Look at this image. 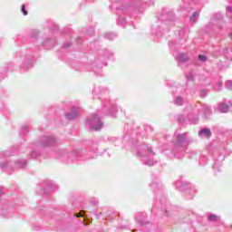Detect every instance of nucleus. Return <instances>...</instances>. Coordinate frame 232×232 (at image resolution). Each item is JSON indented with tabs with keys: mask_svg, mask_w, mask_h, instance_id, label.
Here are the masks:
<instances>
[{
	"mask_svg": "<svg viewBox=\"0 0 232 232\" xmlns=\"http://www.w3.org/2000/svg\"><path fill=\"white\" fill-rule=\"evenodd\" d=\"M92 95L94 99H102V111H97L95 113L92 114L87 118L86 126L92 130L93 131H99L104 128V122L101 121L102 115H111L115 117V112L117 111V105L111 103L110 100L104 99L110 95V89L104 86H97L92 91Z\"/></svg>",
	"mask_w": 232,
	"mask_h": 232,
	"instance_id": "nucleus-1",
	"label": "nucleus"
},
{
	"mask_svg": "<svg viewBox=\"0 0 232 232\" xmlns=\"http://www.w3.org/2000/svg\"><path fill=\"white\" fill-rule=\"evenodd\" d=\"M124 0H111V3H122ZM148 0H129L121 7L116 8L118 17V25L122 28L126 27V17L123 15H132V14H140L144 10Z\"/></svg>",
	"mask_w": 232,
	"mask_h": 232,
	"instance_id": "nucleus-2",
	"label": "nucleus"
},
{
	"mask_svg": "<svg viewBox=\"0 0 232 232\" xmlns=\"http://www.w3.org/2000/svg\"><path fill=\"white\" fill-rule=\"evenodd\" d=\"M158 17V24L155 29H152L151 34L157 37H162L164 32H169V28L175 23V14L169 8L162 9Z\"/></svg>",
	"mask_w": 232,
	"mask_h": 232,
	"instance_id": "nucleus-3",
	"label": "nucleus"
},
{
	"mask_svg": "<svg viewBox=\"0 0 232 232\" xmlns=\"http://www.w3.org/2000/svg\"><path fill=\"white\" fill-rule=\"evenodd\" d=\"M174 146L169 155L170 159H184L186 154V146L193 142V139L188 136V133H175L172 140Z\"/></svg>",
	"mask_w": 232,
	"mask_h": 232,
	"instance_id": "nucleus-4",
	"label": "nucleus"
},
{
	"mask_svg": "<svg viewBox=\"0 0 232 232\" xmlns=\"http://www.w3.org/2000/svg\"><path fill=\"white\" fill-rule=\"evenodd\" d=\"M12 153L10 150H5L0 152V169L5 173H11L14 171V168H17L18 169H23V168H26L28 161L26 160H18L16 161L8 160V157H10Z\"/></svg>",
	"mask_w": 232,
	"mask_h": 232,
	"instance_id": "nucleus-5",
	"label": "nucleus"
},
{
	"mask_svg": "<svg viewBox=\"0 0 232 232\" xmlns=\"http://www.w3.org/2000/svg\"><path fill=\"white\" fill-rule=\"evenodd\" d=\"M57 144V138L53 135L42 136L37 141L33 143V150L29 153L31 159H39L41 157V150Z\"/></svg>",
	"mask_w": 232,
	"mask_h": 232,
	"instance_id": "nucleus-6",
	"label": "nucleus"
},
{
	"mask_svg": "<svg viewBox=\"0 0 232 232\" xmlns=\"http://www.w3.org/2000/svg\"><path fill=\"white\" fill-rule=\"evenodd\" d=\"M150 188L156 196V205L165 216H168V210L166 209L167 201L166 196H164V188L162 187V183L156 179L150 184Z\"/></svg>",
	"mask_w": 232,
	"mask_h": 232,
	"instance_id": "nucleus-7",
	"label": "nucleus"
},
{
	"mask_svg": "<svg viewBox=\"0 0 232 232\" xmlns=\"http://www.w3.org/2000/svg\"><path fill=\"white\" fill-rule=\"evenodd\" d=\"M57 159H61L63 162L66 164H73V162H78L82 159V151L80 150H74L71 152L66 151L64 149H60L56 151Z\"/></svg>",
	"mask_w": 232,
	"mask_h": 232,
	"instance_id": "nucleus-8",
	"label": "nucleus"
},
{
	"mask_svg": "<svg viewBox=\"0 0 232 232\" xmlns=\"http://www.w3.org/2000/svg\"><path fill=\"white\" fill-rule=\"evenodd\" d=\"M130 146L136 151L138 157H155L153 148L150 144H139L138 139L132 138Z\"/></svg>",
	"mask_w": 232,
	"mask_h": 232,
	"instance_id": "nucleus-9",
	"label": "nucleus"
},
{
	"mask_svg": "<svg viewBox=\"0 0 232 232\" xmlns=\"http://www.w3.org/2000/svg\"><path fill=\"white\" fill-rule=\"evenodd\" d=\"M16 57H19L20 63H22L20 64V68L23 70V72H26L27 70H30L32 66H34L35 58L30 50L24 49L16 53Z\"/></svg>",
	"mask_w": 232,
	"mask_h": 232,
	"instance_id": "nucleus-10",
	"label": "nucleus"
},
{
	"mask_svg": "<svg viewBox=\"0 0 232 232\" xmlns=\"http://www.w3.org/2000/svg\"><path fill=\"white\" fill-rule=\"evenodd\" d=\"M178 121L182 126L184 124H198V111H197V107L194 106L186 116L179 115Z\"/></svg>",
	"mask_w": 232,
	"mask_h": 232,
	"instance_id": "nucleus-11",
	"label": "nucleus"
},
{
	"mask_svg": "<svg viewBox=\"0 0 232 232\" xmlns=\"http://www.w3.org/2000/svg\"><path fill=\"white\" fill-rule=\"evenodd\" d=\"M175 186L177 189H179V191H185V193L188 195V198H193L195 197V193H197L195 186L184 179L177 180L175 182Z\"/></svg>",
	"mask_w": 232,
	"mask_h": 232,
	"instance_id": "nucleus-12",
	"label": "nucleus"
},
{
	"mask_svg": "<svg viewBox=\"0 0 232 232\" xmlns=\"http://www.w3.org/2000/svg\"><path fill=\"white\" fill-rule=\"evenodd\" d=\"M222 19V14L217 13L207 25V32H218V30H222V26H224Z\"/></svg>",
	"mask_w": 232,
	"mask_h": 232,
	"instance_id": "nucleus-13",
	"label": "nucleus"
},
{
	"mask_svg": "<svg viewBox=\"0 0 232 232\" xmlns=\"http://www.w3.org/2000/svg\"><path fill=\"white\" fill-rule=\"evenodd\" d=\"M169 50L172 52V54L175 56V59L178 63L180 64H184V63H188L189 60V57L187 53H179L177 54V52H179V49L177 48V44H175V41H169Z\"/></svg>",
	"mask_w": 232,
	"mask_h": 232,
	"instance_id": "nucleus-14",
	"label": "nucleus"
},
{
	"mask_svg": "<svg viewBox=\"0 0 232 232\" xmlns=\"http://www.w3.org/2000/svg\"><path fill=\"white\" fill-rule=\"evenodd\" d=\"M37 50H51V48H53L55 44H57V39L55 37H47L41 41V39L36 40Z\"/></svg>",
	"mask_w": 232,
	"mask_h": 232,
	"instance_id": "nucleus-15",
	"label": "nucleus"
},
{
	"mask_svg": "<svg viewBox=\"0 0 232 232\" xmlns=\"http://www.w3.org/2000/svg\"><path fill=\"white\" fill-rule=\"evenodd\" d=\"M91 145L89 147V151L85 154V159H95L99 153V141L91 140Z\"/></svg>",
	"mask_w": 232,
	"mask_h": 232,
	"instance_id": "nucleus-16",
	"label": "nucleus"
},
{
	"mask_svg": "<svg viewBox=\"0 0 232 232\" xmlns=\"http://www.w3.org/2000/svg\"><path fill=\"white\" fill-rule=\"evenodd\" d=\"M198 157L199 166H206L208 164V157L200 154V151L192 150L188 155V159H198Z\"/></svg>",
	"mask_w": 232,
	"mask_h": 232,
	"instance_id": "nucleus-17",
	"label": "nucleus"
},
{
	"mask_svg": "<svg viewBox=\"0 0 232 232\" xmlns=\"http://www.w3.org/2000/svg\"><path fill=\"white\" fill-rule=\"evenodd\" d=\"M188 34H189V30L188 27H178L175 31V35H177L179 41H187L188 40Z\"/></svg>",
	"mask_w": 232,
	"mask_h": 232,
	"instance_id": "nucleus-18",
	"label": "nucleus"
},
{
	"mask_svg": "<svg viewBox=\"0 0 232 232\" xmlns=\"http://www.w3.org/2000/svg\"><path fill=\"white\" fill-rule=\"evenodd\" d=\"M196 107V111H198V113H200L201 115H203V117H209V115H211V108H209V106L206 105V104H197L195 105Z\"/></svg>",
	"mask_w": 232,
	"mask_h": 232,
	"instance_id": "nucleus-19",
	"label": "nucleus"
},
{
	"mask_svg": "<svg viewBox=\"0 0 232 232\" xmlns=\"http://www.w3.org/2000/svg\"><path fill=\"white\" fill-rule=\"evenodd\" d=\"M57 188V184L50 179H46L44 181V188L42 189V193L46 195L48 191H53Z\"/></svg>",
	"mask_w": 232,
	"mask_h": 232,
	"instance_id": "nucleus-20",
	"label": "nucleus"
},
{
	"mask_svg": "<svg viewBox=\"0 0 232 232\" xmlns=\"http://www.w3.org/2000/svg\"><path fill=\"white\" fill-rule=\"evenodd\" d=\"M135 220L140 226H146V224H149L147 214L145 212L137 213L135 215Z\"/></svg>",
	"mask_w": 232,
	"mask_h": 232,
	"instance_id": "nucleus-21",
	"label": "nucleus"
},
{
	"mask_svg": "<svg viewBox=\"0 0 232 232\" xmlns=\"http://www.w3.org/2000/svg\"><path fill=\"white\" fill-rule=\"evenodd\" d=\"M77 117H79V108L77 107H72L70 111L65 114L67 121H75Z\"/></svg>",
	"mask_w": 232,
	"mask_h": 232,
	"instance_id": "nucleus-22",
	"label": "nucleus"
},
{
	"mask_svg": "<svg viewBox=\"0 0 232 232\" xmlns=\"http://www.w3.org/2000/svg\"><path fill=\"white\" fill-rule=\"evenodd\" d=\"M232 109V103L230 102H221L219 104V111L221 113H227Z\"/></svg>",
	"mask_w": 232,
	"mask_h": 232,
	"instance_id": "nucleus-23",
	"label": "nucleus"
},
{
	"mask_svg": "<svg viewBox=\"0 0 232 232\" xmlns=\"http://www.w3.org/2000/svg\"><path fill=\"white\" fill-rule=\"evenodd\" d=\"M102 208V213L105 218L109 220H113V218H117V213L113 212L111 209Z\"/></svg>",
	"mask_w": 232,
	"mask_h": 232,
	"instance_id": "nucleus-24",
	"label": "nucleus"
},
{
	"mask_svg": "<svg viewBox=\"0 0 232 232\" xmlns=\"http://www.w3.org/2000/svg\"><path fill=\"white\" fill-rule=\"evenodd\" d=\"M185 102H186V100L184 99V97H182L180 95H174L173 103L176 106H184Z\"/></svg>",
	"mask_w": 232,
	"mask_h": 232,
	"instance_id": "nucleus-25",
	"label": "nucleus"
},
{
	"mask_svg": "<svg viewBox=\"0 0 232 232\" xmlns=\"http://www.w3.org/2000/svg\"><path fill=\"white\" fill-rule=\"evenodd\" d=\"M211 135V130L208 128H203L198 131V137H205L206 139H209Z\"/></svg>",
	"mask_w": 232,
	"mask_h": 232,
	"instance_id": "nucleus-26",
	"label": "nucleus"
},
{
	"mask_svg": "<svg viewBox=\"0 0 232 232\" xmlns=\"http://www.w3.org/2000/svg\"><path fill=\"white\" fill-rule=\"evenodd\" d=\"M29 37H30V39L34 40V44L35 48H37V45L39 44H37V39H40V38H38L39 37V32L37 30L31 31L30 34H29Z\"/></svg>",
	"mask_w": 232,
	"mask_h": 232,
	"instance_id": "nucleus-27",
	"label": "nucleus"
},
{
	"mask_svg": "<svg viewBox=\"0 0 232 232\" xmlns=\"http://www.w3.org/2000/svg\"><path fill=\"white\" fill-rule=\"evenodd\" d=\"M10 213H12V208H5V207H2L0 210V215H2V217H6V218H10V217H12Z\"/></svg>",
	"mask_w": 232,
	"mask_h": 232,
	"instance_id": "nucleus-28",
	"label": "nucleus"
},
{
	"mask_svg": "<svg viewBox=\"0 0 232 232\" xmlns=\"http://www.w3.org/2000/svg\"><path fill=\"white\" fill-rule=\"evenodd\" d=\"M122 229H125L127 231H130V221L129 220H123L121 225L120 227H117L118 231H122Z\"/></svg>",
	"mask_w": 232,
	"mask_h": 232,
	"instance_id": "nucleus-29",
	"label": "nucleus"
},
{
	"mask_svg": "<svg viewBox=\"0 0 232 232\" xmlns=\"http://www.w3.org/2000/svg\"><path fill=\"white\" fill-rule=\"evenodd\" d=\"M47 28L51 30V32H57L59 30V25L55 24L53 21H49L47 24Z\"/></svg>",
	"mask_w": 232,
	"mask_h": 232,
	"instance_id": "nucleus-30",
	"label": "nucleus"
},
{
	"mask_svg": "<svg viewBox=\"0 0 232 232\" xmlns=\"http://www.w3.org/2000/svg\"><path fill=\"white\" fill-rule=\"evenodd\" d=\"M208 220V222H220V217L215 214H209Z\"/></svg>",
	"mask_w": 232,
	"mask_h": 232,
	"instance_id": "nucleus-31",
	"label": "nucleus"
},
{
	"mask_svg": "<svg viewBox=\"0 0 232 232\" xmlns=\"http://www.w3.org/2000/svg\"><path fill=\"white\" fill-rule=\"evenodd\" d=\"M198 12H194L191 16L189 17V21L192 24L197 23V21H198Z\"/></svg>",
	"mask_w": 232,
	"mask_h": 232,
	"instance_id": "nucleus-32",
	"label": "nucleus"
},
{
	"mask_svg": "<svg viewBox=\"0 0 232 232\" xmlns=\"http://www.w3.org/2000/svg\"><path fill=\"white\" fill-rule=\"evenodd\" d=\"M117 34L115 33H106L104 35L105 39H108V41H113V39H116Z\"/></svg>",
	"mask_w": 232,
	"mask_h": 232,
	"instance_id": "nucleus-33",
	"label": "nucleus"
},
{
	"mask_svg": "<svg viewBox=\"0 0 232 232\" xmlns=\"http://www.w3.org/2000/svg\"><path fill=\"white\" fill-rule=\"evenodd\" d=\"M157 162H159V160H143V164L145 166H155V164H157Z\"/></svg>",
	"mask_w": 232,
	"mask_h": 232,
	"instance_id": "nucleus-34",
	"label": "nucleus"
},
{
	"mask_svg": "<svg viewBox=\"0 0 232 232\" xmlns=\"http://www.w3.org/2000/svg\"><path fill=\"white\" fill-rule=\"evenodd\" d=\"M28 131H29L28 125H23L20 128V135H22V136L27 135Z\"/></svg>",
	"mask_w": 232,
	"mask_h": 232,
	"instance_id": "nucleus-35",
	"label": "nucleus"
},
{
	"mask_svg": "<svg viewBox=\"0 0 232 232\" xmlns=\"http://www.w3.org/2000/svg\"><path fill=\"white\" fill-rule=\"evenodd\" d=\"M109 140L112 142L115 146H119V144L122 142V140H121L120 138H114V137L109 138Z\"/></svg>",
	"mask_w": 232,
	"mask_h": 232,
	"instance_id": "nucleus-36",
	"label": "nucleus"
},
{
	"mask_svg": "<svg viewBox=\"0 0 232 232\" xmlns=\"http://www.w3.org/2000/svg\"><path fill=\"white\" fill-rule=\"evenodd\" d=\"M101 70H102V65H95L92 67V72L95 75H101Z\"/></svg>",
	"mask_w": 232,
	"mask_h": 232,
	"instance_id": "nucleus-37",
	"label": "nucleus"
},
{
	"mask_svg": "<svg viewBox=\"0 0 232 232\" xmlns=\"http://www.w3.org/2000/svg\"><path fill=\"white\" fill-rule=\"evenodd\" d=\"M102 55H103L104 59H110L111 57L113 56V53H111L109 50H104L102 53Z\"/></svg>",
	"mask_w": 232,
	"mask_h": 232,
	"instance_id": "nucleus-38",
	"label": "nucleus"
},
{
	"mask_svg": "<svg viewBox=\"0 0 232 232\" xmlns=\"http://www.w3.org/2000/svg\"><path fill=\"white\" fill-rule=\"evenodd\" d=\"M222 85H223V83H222V81H218L217 82H216V84L214 85V90L216 91V92H220V90H222Z\"/></svg>",
	"mask_w": 232,
	"mask_h": 232,
	"instance_id": "nucleus-39",
	"label": "nucleus"
},
{
	"mask_svg": "<svg viewBox=\"0 0 232 232\" xmlns=\"http://www.w3.org/2000/svg\"><path fill=\"white\" fill-rule=\"evenodd\" d=\"M198 61H199V63H206L208 61V56L204 54H198Z\"/></svg>",
	"mask_w": 232,
	"mask_h": 232,
	"instance_id": "nucleus-40",
	"label": "nucleus"
},
{
	"mask_svg": "<svg viewBox=\"0 0 232 232\" xmlns=\"http://www.w3.org/2000/svg\"><path fill=\"white\" fill-rule=\"evenodd\" d=\"M6 72H12V67H5L3 72H1L2 79H5L6 77Z\"/></svg>",
	"mask_w": 232,
	"mask_h": 232,
	"instance_id": "nucleus-41",
	"label": "nucleus"
},
{
	"mask_svg": "<svg viewBox=\"0 0 232 232\" xmlns=\"http://www.w3.org/2000/svg\"><path fill=\"white\" fill-rule=\"evenodd\" d=\"M187 81H189V82L195 81V73L193 72H189L187 75Z\"/></svg>",
	"mask_w": 232,
	"mask_h": 232,
	"instance_id": "nucleus-42",
	"label": "nucleus"
},
{
	"mask_svg": "<svg viewBox=\"0 0 232 232\" xmlns=\"http://www.w3.org/2000/svg\"><path fill=\"white\" fill-rule=\"evenodd\" d=\"M21 12H22L23 15H28V11H26V5H22Z\"/></svg>",
	"mask_w": 232,
	"mask_h": 232,
	"instance_id": "nucleus-43",
	"label": "nucleus"
},
{
	"mask_svg": "<svg viewBox=\"0 0 232 232\" xmlns=\"http://www.w3.org/2000/svg\"><path fill=\"white\" fill-rule=\"evenodd\" d=\"M199 97H208V91L207 90H201L199 91Z\"/></svg>",
	"mask_w": 232,
	"mask_h": 232,
	"instance_id": "nucleus-44",
	"label": "nucleus"
},
{
	"mask_svg": "<svg viewBox=\"0 0 232 232\" xmlns=\"http://www.w3.org/2000/svg\"><path fill=\"white\" fill-rule=\"evenodd\" d=\"M226 88H227V90H232V81L231 80L227 81Z\"/></svg>",
	"mask_w": 232,
	"mask_h": 232,
	"instance_id": "nucleus-45",
	"label": "nucleus"
},
{
	"mask_svg": "<svg viewBox=\"0 0 232 232\" xmlns=\"http://www.w3.org/2000/svg\"><path fill=\"white\" fill-rule=\"evenodd\" d=\"M74 217H76V218L84 217V210L80 211V213L74 214Z\"/></svg>",
	"mask_w": 232,
	"mask_h": 232,
	"instance_id": "nucleus-46",
	"label": "nucleus"
},
{
	"mask_svg": "<svg viewBox=\"0 0 232 232\" xmlns=\"http://www.w3.org/2000/svg\"><path fill=\"white\" fill-rule=\"evenodd\" d=\"M70 46H72V43L70 41L63 43V48H70Z\"/></svg>",
	"mask_w": 232,
	"mask_h": 232,
	"instance_id": "nucleus-47",
	"label": "nucleus"
},
{
	"mask_svg": "<svg viewBox=\"0 0 232 232\" xmlns=\"http://www.w3.org/2000/svg\"><path fill=\"white\" fill-rule=\"evenodd\" d=\"M179 92H180V87H174L172 90L173 95H175V93H179Z\"/></svg>",
	"mask_w": 232,
	"mask_h": 232,
	"instance_id": "nucleus-48",
	"label": "nucleus"
},
{
	"mask_svg": "<svg viewBox=\"0 0 232 232\" xmlns=\"http://www.w3.org/2000/svg\"><path fill=\"white\" fill-rule=\"evenodd\" d=\"M94 216L96 217V218H98V220H99V218H101V217H102V212H94Z\"/></svg>",
	"mask_w": 232,
	"mask_h": 232,
	"instance_id": "nucleus-49",
	"label": "nucleus"
},
{
	"mask_svg": "<svg viewBox=\"0 0 232 232\" xmlns=\"http://www.w3.org/2000/svg\"><path fill=\"white\" fill-rule=\"evenodd\" d=\"M214 169H217V171H220V169H219L217 161L214 163Z\"/></svg>",
	"mask_w": 232,
	"mask_h": 232,
	"instance_id": "nucleus-50",
	"label": "nucleus"
},
{
	"mask_svg": "<svg viewBox=\"0 0 232 232\" xmlns=\"http://www.w3.org/2000/svg\"><path fill=\"white\" fill-rule=\"evenodd\" d=\"M91 204L92 206H97L99 204V201L98 200L91 201Z\"/></svg>",
	"mask_w": 232,
	"mask_h": 232,
	"instance_id": "nucleus-51",
	"label": "nucleus"
},
{
	"mask_svg": "<svg viewBox=\"0 0 232 232\" xmlns=\"http://www.w3.org/2000/svg\"><path fill=\"white\" fill-rule=\"evenodd\" d=\"M63 34H69L70 33V28H64L63 30Z\"/></svg>",
	"mask_w": 232,
	"mask_h": 232,
	"instance_id": "nucleus-52",
	"label": "nucleus"
},
{
	"mask_svg": "<svg viewBox=\"0 0 232 232\" xmlns=\"http://www.w3.org/2000/svg\"><path fill=\"white\" fill-rule=\"evenodd\" d=\"M93 33H94L93 28H91L87 34H88L89 35H92Z\"/></svg>",
	"mask_w": 232,
	"mask_h": 232,
	"instance_id": "nucleus-53",
	"label": "nucleus"
},
{
	"mask_svg": "<svg viewBox=\"0 0 232 232\" xmlns=\"http://www.w3.org/2000/svg\"><path fill=\"white\" fill-rule=\"evenodd\" d=\"M81 41H82V38L81 36L76 39V43L78 44H81Z\"/></svg>",
	"mask_w": 232,
	"mask_h": 232,
	"instance_id": "nucleus-54",
	"label": "nucleus"
},
{
	"mask_svg": "<svg viewBox=\"0 0 232 232\" xmlns=\"http://www.w3.org/2000/svg\"><path fill=\"white\" fill-rule=\"evenodd\" d=\"M34 231H39V226H37L36 227H34Z\"/></svg>",
	"mask_w": 232,
	"mask_h": 232,
	"instance_id": "nucleus-55",
	"label": "nucleus"
},
{
	"mask_svg": "<svg viewBox=\"0 0 232 232\" xmlns=\"http://www.w3.org/2000/svg\"><path fill=\"white\" fill-rule=\"evenodd\" d=\"M136 135H137V137H139V135H140V133H139V132H136Z\"/></svg>",
	"mask_w": 232,
	"mask_h": 232,
	"instance_id": "nucleus-56",
	"label": "nucleus"
},
{
	"mask_svg": "<svg viewBox=\"0 0 232 232\" xmlns=\"http://www.w3.org/2000/svg\"><path fill=\"white\" fill-rule=\"evenodd\" d=\"M180 8H181V9H184V6H181V5H180Z\"/></svg>",
	"mask_w": 232,
	"mask_h": 232,
	"instance_id": "nucleus-57",
	"label": "nucleus"
},
{
	"mask_svg": "<svg viewBox=\"0 0 232 232\" xmlns=\"http://www.w3.org/2000/svg\"><path fill=\"white\" fill-rule=\"evenodd\" d=\"M207 84H209V83H204L205 86H207Z\"/></svg>",
	"mask_w": 232,
	"mask_h": 232,
	"instance_id": "nucleus-58",
	"label": "nucleus"
},
{
	"mask_svg": "<svg viewBox=\"0 0 232 232\" xmlns=\"http://www.w3.org/2000/svg\"><path fill=\"white\" fill-rule=\"evenodd\" d=\"M152 211H155V208H152Z\"/></svg>",
	"mask_w": 232,
	"mask_h": 232,
	"instance_id": "nucleus-59",
	"label": "nucleus"
},
{
	"mask_svg": "<svg viewBox=\"0 0 232 232\" xmlns=\"http://www.w3.org/2000/svg\"><path fill=\"white\" fill-rule=\"evenodd\" d=\"M137 230L133 229L132 232H136Z\"/></svg>",
	"mask_w": 232,
	"mask_h": 232,
	"instance_id": "nucleus-60",
	"label": "nucleus"
}]
</instances>
